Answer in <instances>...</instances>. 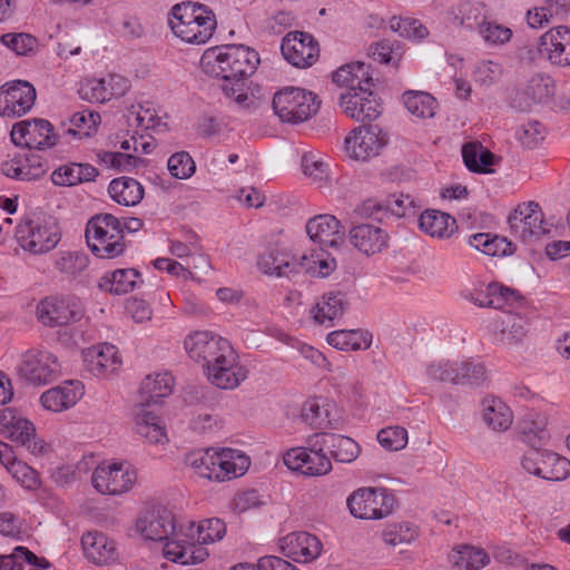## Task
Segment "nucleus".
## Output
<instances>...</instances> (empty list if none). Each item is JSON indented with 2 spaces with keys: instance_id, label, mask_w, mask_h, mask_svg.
<instances>
[{
  "instance_id": "f257e3e1",
  "label": "nucleus",
  "mask_w": 570,
  "mask_h": 570,
  "mask_svg": "<svg viewBox=\"0 0 570 570\" xmlns=\"http://www.w3.org/2000/svg\"><path fill=\"white\" fill-rule=\"evenodd\" d=\"M258 63V53L242 45L210 48L200 59L204 71L220 78L225 96L242 107L247 106L249 100L245 80L254 73Z\"/></svg>"
},
{
  "instance_id": "f03ea898",
  "label": "nucleus",
  "mask_w": 570,
  "mask_h": 570,
  "mask_svg": "<svg viewBox=\"0 0 570 570\" xmlns=\"http://www.w3.org/2000/svg\"><path fill=\"white\" fill-rule=\"evenodd\" d=\"M137 530L148 540L165 541L164 557L180 564H195L208 557L206 548L197 546L194 551L185 550V525L178 524L174 513L164 505L146 509L138 518ZM186 535H188L186 533Z\"/></svg>"
},
{
  "instance_id": "7ed1b4c3",
  "label": "nucleus",
  "mask_w": 570,
  "mask_h": 570,
  "mask_svg": "<svg viewBox=\"0 0 570 570\" xmlns=\"http://www.w3.org/2000/svg\"><path fill=\"white\" fill-rule=\"evenodd\" d=\"M371 67L362 61L346 63L333 73V82L345 89L340 94L344 114L356 121L375 120L382 112L377 96L372 91Z\"/></svg>"
},
{
  "instance_id": "20e7f679",
  "label": "nucleus",
  "mask_w": 570,
  "mask_h": 570,
  "mask_svg": "<svg viewBox=\"0 0 570 570\" xmlns=\"http://www.w3.org/2000/svg\"><path fill=\"white\" fill-rule=\"evenodd\" d=\"M168 23L176 37L194 45L206 43L217 27L214 11L203 3L191 1L175 4Z\"/></svg>"
},
{
  "instance_id": "39448f33",
  "label": "nucleus",
  "mask_w": 570,
  "mask_h": 570,
  "mask_svg": "<svg viewBox=\"0 0 570 570\" xmlns=\"http://www.w3.org/2000/svg\"><path fill=\"white\" fill-rule=\"evenodd\" d=\"M86 238L92 253L100 258H115L125 250L121 223L111 214L91 217L86 227Z\"/></svg>"
},
{
  "instance_id": "423d86ee",
  "label": "nucleus",
  "mask_w": 570,
  "mask_h": 570,
  "mask_svg": "<svg viewBox=\"0 0 570 570\" xmlns=\"http://www.w3.org/2000/svg\"><path fill=\"white\" fill-rule=\"evenodd\" d=\"M321 107L318 97L306 89L287 87L274 95L273 109L281 121L301 124L317 114Z\"/></svg>"
},
{
  "instance_id": "0eeeda50",
  "label": "nucleus",
  "mask_w": 570,
  "mask_h": 570,
  "mask_svg": "<svg viewBox=\"0 0 570 570\" xmlns=\"http://www.w3.org/2000/svg\"><path fill=\"white\" fill-rule=\"evenodd\" d=\"M352 515L358 519L377 520L392 513L395 497L384 488H360L346 500Z\"/></svg>"
},
{
  "instance_id": "6e6552de",
  "label": "nucleus",
  "mask_w": 570,
  "mask_h": 570,
  "mask_svg": "<svg viewBox=\"0 0 570 570\" xmlns=\"http://www.w3.org/2000/svg\"><path fill=\"white\" fill-rule=\"evenodd\" d=\"M17 243L32 254H42L55 248L59 242L58 227L53 222L26 219L14 232Z\"/></svg>"
},
{
  "instance_id": "1a4fd4ad",
  "label": "nucleus",
  "mask_w": 570,
  "mask_h": 570,
  "mask_svg": "<svg viewBox=\"0 0 570 570\" xmlns=\"http://www.w3.org/2000/svg\"><path fill=\"white\" fill-rule=\"evenodd\" d=\"M521 465L528 473L549 481L564 480L570 474L568 459L539 446L523 454Z\"/></svg>"
},
{
  "instance_id": "9d476101",
  "label": "nucleus",
  "mask_w": 570,
  "mask_h": 570,
  "mask_svg": "<svg viewBox=\"0 0 570 570\" xmlns=\"http://www.w3.org/2000/svg\"><path fill=\"white\" fill-rule=\"evenodd\" d=\"M11 140L17 146H26L29 150H43L57 144L58 136L52 125L46 119L22 120L11 130Z\"/></svg>"
},
{
  "instance_id": "9b49d317",
  "label": "nucleus",
  "mask_w": 570,
  "mask_h": 570,
  "mask_svg": "<svg viewBox=\"0 0 570 570\" xmlns=\"http://www.w3.org/2000/svg\"><path fill=\"white\" fill-rule=\"evenodd\" d=\"M307 446L294 448L284 454V464L292 471L301 472L308 476L325 475L332 470L330 458L324 453L325 450L306 441Z\"/></svg>"
},
{
  "instance_id": "f8f14e48",
  "label": "nucleus",
  "mask_w": 570,
  "mask_h": 570,
  "mask_svg": "<svg viewBox=\"0 0 570 570\" xmlns=\"http://www.w3.org/2000/svg\"><path fill=\"white\" fill-rule=\"evenodd\" d=\"M184 347L188 356L200 363L205 370L219 360L220 354L225 353V350H229L232 345L227 340L209 331H197L185 338Z\"/></svg>"
},
{
  "instance_id": "ddd939ff",
  "label": "nucleus",
  "mask_w": 570,
  "mask_h": 570,
  "mask_svg": "<svg viewBox=\"0 0 570 570\" xmlns=\"http://www.w3.org/2000/svg\"><path fill=\"white\" fill-rule=\"evenodd\" d=\"M208 381L222 390H234L247 379L248 371L239 364L238 355L233 348L225 350L219 360L205 370Z\"/></svg>"
},
{
  "instance_id": "4468645a",
  "label": "nucleus",
  "mask_w": 570,
  "mask_h": 570,
  "mask_svg": "<svg viewBox=\"0 0 570 570\" xmlns=\"http://www.w3.org/2000/svg\"><path fill=\"white\" fill-rule=\"evenodd\" d=\"M136 481V472L126 463L101 464L92 473L91 482L102 494H121Z\"/></svg>"
},
{
  "instance_id": "2eb2a0df",
  "label": "nucleus",
  "mask_w": 570,
  "mask_h": 570,
  "mask_svg": "<svg viewBox=\"0 0 570 570\" xmlns=\"http://www.w3.org/2000/svg\"><path fill=\"white\" fill-rule=\"evenodd\" d=\"M36 89L26 80L9 81L0 88V115L21 117L35 105Z\"/></svg>"
},
{
  "instance_id": "dca6fc26",
  "label": "nucleus",
  "mask_w": 570,
  "mask_h": 570,
  "mask_svg": "<svg viewBox=\"0 0 570 570\" xmlns=\"http://www.w3.org/2000/svg\"><path fill=\"white\" fill-rule=\"evenodd\" d=\"M19 372L32 384H48L58 376L60 364L51 352L33 350L23 355Z\"/></svg>"
},
{
  "instance_id": "f3484780",
  "label": "nucleus",
  "mask_w": 570,
  "mask_h": 570,
  "mask_svg": "<svg viewBox=\"0 0 570 570\" xmlns=\"http://www.w3.org/2000/svg\"><path fill=\"white\" fill-rule=\"evenodd\" d=\"M281 51L285 60L298 68L312 66L320 52L318 43L308 32L291 31L282 40Z\"/></svg>"
},
{
  "instance_id": "a211bd4d",
  "label": "nucleus",
  "mask_w": 570,
  "mask_h": 570,
  "mask_svg": "<svg viewBox=\"0 0 570 570\" xmlns=\"http://www.w3.org/2000/svg\"><path fill=\"white\" fill-rule=\"evenodd\" d=\"M0 428L4 438L26 446L32 454L42 452L43 443L37 442L33 424L13 409L1 410Z\"/></svg>"
},
{
  "instance_id": "6ab92c4d",
  "label": "nucleus",
  "mask_w": 570,
  "mask_h": 570,
  "mask_svg": "<svg viewBox=\"0 0 570 570\" xmlns=\"http://www.w3.org/2000/svg\"><path fill=\"white\" fill-rule=\"evenodd\" d=\"M82 315L75 298L49 296L37 305L38 320L47 326H62L78 321Z\"/></svg>"
},
{
  "instance_id": "aec40b11",
  "label": "nucleus",
  "mask_w": 570,
  "mask_h": 570,
  "mask_svg": "<svg viewBox=\"0 0 570 570\" xmlns=\"http://www.w3.org/2000/svg\"><path fill=\"white\" fill-rule=\"evenodd\" d=\"M385 144V136L377 126L364 125L345 138V150L351 158L364 161L377 156Z\"/></svg>"
},
{
  "instance_id": "412c9836",
  "label": "nucleus",
  "mask_w": 570,
  "mask_h": 570,
  "mask_svg": "<svg viewBox=\"0 0 570 570\" xmlns=\"http://www.w3.org/2000/svg\"><path fill=\"white\" fill-rule=\"evenodd\" d=\"M540 56L556 67H570V29L564 26L551 28L538 41Z\"/></svg>"
},
{
  "instance_id": "4be33fe9",
  "label": "nucleus",
  "mask_w": 570,
  "mask_h": 570,
  "mask_svg": "<svg viewBox=\"0 0 570 570\" xmlns=\"http://www.w3.org/2000/svg\"><path fill=\"white\" fill-rule=\"evenodd\" d=\"M80 544L86 560L95 566H109L119 560L117 542L101 531L85 532Z\"/></svg>"
},
{
  "instance_id": "5701e85b",
  "label": "nucleus",
  "mask_w": 570,
  "mask_h": 570,
  "mask_svg": "<svg viewBox=\"0 0 570 570\" xmlns=\"http://www.w3.org/2000/svg\"><path fill=\"white\" fill-rule=\"evenodd\" d=\"M511 233L523 240L539 237L548 230L544 227L543 214L538 203L529 202L519 205L509 216Z\"/></svg>"
},
{
  "instance_id": "b1692460",
  "label": "nucleus",
  "mask_w": 570,
  "mask_h": 570,
  "mask_svg": "<svg viewBox=\"0 0 570 570\" xmlns=\"http://www.w3.org/2000/svg\"><path fill=\"white\" fill-rule=\"evenodd\" d=\"M309 443L318 450H326L336 462L351 463L361 453V446L353 439L334 433H315L309 436Z\"/></svg>"
},
{
  "instance_id": "393cba45",
  "label": "nucleus",
  "mask_w": 570,
  "mask_h": 570,
  "mask_svg": "<svg viewBox=\"0 0 570 570\" xmlns=\"http://www.w3.org/2000/svg\"><path fill=\"white\" fill-rule=\"evenodd\" d=\"M279 550L295 562H308L322 551L321 541L307 532H292L279 540Z\"/></svg>"
},
{
  "instance_id": "a878e982",
  "label": "nucleus",
  "mask_w": 570,
  "mask_h": 570,
  "mask_svg": "<svg viewBox=\"0 0 570 570\" xmlns=\"http://www.w3.org/2000/svg\"><path fill=\"white\" fill-rule=\"evenodd\" d=\"M185 525V550L194 551L197 546L205 548V544L220 541L226 533V524L218 518H210L200 521L197 525L193 521H188Z\"/></svg>"
},
{
  "instance_id": "bb28decb",
  "label": "nucleus",
  "mask_w": 570,
  "mask_h": 570,
  "mask_svg": "<svg viewBox=\"0 0 570 570\" xmlns=\"http://www.w3.org/2000/svg\"><path fill=\"white\" fill-rule=\"evenodd\" d=\"M413 200L409 195H391L385 199L368 198L357 205L355 212L363 218L383 220L389 214L405 216V208L412 205Z\"/></svg>"
},
{
  "instance_id": "cd10ccee",
  "label": "nucleus",
  "mask_w": 570,
  "mask_h": 570,
  "mask_svg": "<svg viewBox=\"0 0 570 570\" xmlns=\"http://www.w3.org/2000/svg\"><path fill=\"white\" fill-rule=\"evenodd\" d=\"M351 244L361 253L371 256L382 253L389 245V234L372 224H360L350 229Z\"/></svg>"
},
{
  "instance_id": "c85d7f7f",
  "label": "nucleus",
  "mask_w": 570,
  "mask_h": 570,
  "mask_svg": "<svg viewBox=\"0 0 570 570\" xmlns=\"http://www.w3.org/2000/svg\"><path fill=\"white\" fill-rule=\"evenodd\" d=\"M306 233L314 243L323 247H337L343 243L344 230L333 215H317L306 224Z\"/></svg>"
},
{
  "instance_id": "c756f323",
  "label": "nucleus",
  "mask_w": 570,
  "mask_h": 570,
  "mask_svg": "<svg viewBox=\"0 0 570 570\" xmlns=\"http://www.w3.org/2000/svg\"><path fill=\"white\" fill-rule=\"evenodd\" d=\"M250 465L249 458L239 450H216V474L214 481L224 482L245 474Z\"/></svg>"
},
{
  "instance_id": "7c9ffc66",
  "label": "nucleus",
  "mask_w": 570,
  "mask_h": 570,
  "mask_svg": "<svg viewBox=\"0 0 570 570\" xmlns=\"http://www.w3.org/2000/svg\"><path fill=\"white\" fill-rule=\"evenodd\" d=\"M347 307L348 301L343 292H328L312 307L311 315L315 323L330 327L335 320L343 316Z\"/></svg>"
},
{
  "instance_id": "2f4dec72",
  "label": "nucleus",
  "mask_w": 570,
  "mask_h": 570,
  "mask_svg": "<svg viewBox=\"0 0 570 570\" xmlns=\"http://www.w3.org/2000/svg\"><path fill=\"white\" fill-rule=\"evenodd\" d=\"M82 396V386L78 381H68L63 385L43 392L40 402L46 410L62 412L72 407Z\"/></svg>"
},
{
  "instance_id": "473e14b6",
  "label": "nucleus",
  "mask_w": 570,
  "mask_h": 570,
  "mask_svg": "<svg viewBox=\"0 0 570 570\" xmlns=\"http://www.w3.org/2000/svg\"><path fill=\"white\" fill-rule=\"evenodd\" d=\"M136 433L149 443H164L167 441L163 420L154 412L148 411L144 403L134 407Z\"/></svg>"
},
{
  "instance_id": "72a5a7b5",
  "label": "nucleus",
  "mask_w": 570,
  "mask_h": 570,
  "mask_svg": "<svg viewBox=\"0 0 570 570\" xmlns=\"http://www.w3.org/2000/svg\"><path fill=\"white\" fill-rule=\"evenodd\" d=\"M136 433L149 443H164L167 441L163 420L154 412L148 411L144 403L134 407Z\"/></svg>"
},
{
  "instance_id": "f704fd0d",
  "label": "nucleus",
  "mask_w": 570,
  "mask_h": 570,
  "mask_svg": "<svg viewBox=\"0 0 570 570\" xmlns=\"http://www.w3.org/2000/svg\"><path fill=\"white\" fill-rule=\"evenodd\" d=\"M141 274L135 268H119L106 273L99 281V287L115 295H122L142 284Z\"/></svg>"
},
{
  "instance_id": "c9c22d12",
  "label": "nucleus",
  "mask_w": 570,
  "mask_h": 570,
  "mask_svg": "<svg viewBox=\"0 0 570 570\" xmlns=\"http://www.w3.org/2000/svg\"><path fill=\"white\" fill-rule=\"evenodd\" d=\"M420 229L436 238H449L458 228L456 220L450 214L436 210L425 209L419 217Z\"/></svg>"
},
{
  "instance_id": "e433bc0d",
  "label": "nucleus",
  "mask_w": 570,
  "mask_h": 570,
  "mask_svg": "<svg viewBox=\"0 0 570 570\" xmlns=\"http://www.w3.org/2000/svg\"><path fill=\"white\" fill-rule=\"evenodd\" d=\"M173 386L174 377L170 373L165 372L147 375L139 387L141 403H144L146 407L158 403L163 397L171 394Z\"/></svg>"
},
{
  "instance_id": "4c0bfd02",
  "label": "nucleus",
  "mask_w": 570,
  "mask_h": 570,
  "mask_svg": "<svg viewBox=\"0 0 570 570\" xmlns=\"http://www.w3.org/2000/svg\"><path fill=\"white\" fill-rule=\"evenodd\" d=\"M108 194L114 202L122 206H136L144 198V187L131 177H118L108 186Z\"/></svg>"
},
{
  "instance_id": "58836bf2",
  "label": "nucleus",
  "mask_w": 570,
  "mask_h": 570,
  "mask_svg": "<svg viewBox=\"0 0 570 570\" xmlns=\"http://www.w3.org/2000/svg\"><path fill=\"white\" fill-rule=\"evenodd\" d=\"M483 421L497 432H504L513 423V414L510 407L499 397L487 396L482 401Z\"/></svg>"
},
{
  "instance_id": "ea45409f",
  "label": "nucleus",
  "mask_w": 570,
  "mask_h": 570,
  "mask_svg": "<svg viewBox=\"0 0 570 570\" xmlns=\"http://www.w3.org/2000/svg\"><path fill=\"white\" fill-rule=\"evenodd\" d=\"M518 429L531 449L543 445L550 436L546 416L537 412L525 413L518 422Z\"/></svg>"
},
{
  "instance_id": "a19ab883",
  "label": "nucleus",
  "mask_w": 570,
  "mask_h": 570,
  "mask_svg": "<svg viewBox=\"0 0 570 570\" xmlns=\"http://www.w3.org/2000/svg\"><path fill=\"white\" fill-rule=\"evenodd\" d=\"M86 361L89 370L96 375L114 373L121 364L118 351L112 344L91 348L86 355Z\"/></svg>"
},
{
  "instance_id": "79ce46f5",
  "label": "nucleus",
  "mask_w": 570,
  "mask_h": 570,
  "mask_svg": "<svg viewBox=\"0 0 570 570\" xmlns=\"http://www.w3.org/2000/svg\"><path fill=\"white\" fill-rule=\"evenodd\" d=\"M97 175V168L90 164L70 163L60 166L52 173V181L58 186H73L91 181Z\"/></svg>"
},
{
  "instance_id": "37998d69",
  "label": "nucleus",
  "mask_w": 570,
  "mask_h": 570,
  "mask_svg": "<svg viewBox=\"0 0 570 570\" xmlns=\"http://www.w3.org/2000/svg\"><path fill=\"white\" fill-rule=\"evenodd\" d=\"M521 299L518 291L511 289L498 283H490L484 288V297L472 296V302L480 307H491L502 309L505 306H512Z\"/></svg>"
},
{
  "instance_id": "c03bdc74",
  "label": "nucleus",
  "mask_w": 570,
  "mask_h": 570,
  "mask_svg": "<svg viewBox=\"0 0 570 570\" xmlns=\"http://www.w3.org/2000/svg\"><path fill=\"white\" fill-rule=\"evenodd\" d=\"M326 342L341 351H360L371 346L372 336L361 330H340L327 334Z\"/></svg>"
},
{
  "instance_id": "a18cd8bd",
  "label": "nucleus",
  "mask_w": 570,
  "mask_h": 570,
  "mask_svg": "<svg viewBox=\"0 0 570 570\" xmlns=\"http://www.w3.org/2000/svg\"><path fill=\"white\" fill-rule=\"evenodd\" d=\"M495 340L503 345H514L527 335V321L518 314L505 313L499 321Z\"/></svg>"
},
{
  "instance_id": "49530a36",
  "label": "nucleus",
  "mask_w": 570,
  "mask_h": 570,
  "mask_svg": "<svg viewBox=\"0 0 570 570\" xmlns=\"http://www.w3.org/2000/svg\"><path fill=\"white\" fill-rule=\"evenodd\" d=\"M449 561L459 569L479 570L489 563L490 558L483 549L460 544L452 550Z\"/></svg>"
},
{
  "instance_id": "de8ad7c7",
  "label": "nucleus",
  "mask_w": 570,
  "mask_h": 570,
  "mask_svg": "<svg viewBox=\"0 0 570 570\" xmlns=\"http://www.w3.org/2000/svg\"><path fill=\"white\" fill-rule=\"evenodd\" d=\"M462 157L466 168L474 173H491L493 154L479 141L463 145Z\"/></svg>"
},
{
  "instance_id": "09e8293b",
  "label": "nucleus",
  "mask_w": 570,
  "mask_h": 570,
  "mask_svg": "<svg viewBox=\"0 0 570 570\" xmlns=\"http://www.w3.org/2000/svg\"><path fill=\"white\" fill-rule=\"evenodd\" d=\"M453 23L469 30H478L485 21L484 7L479 2H462L452 9Z\"/></svg>"
},
{
  "instance_id": "8fccbe9b",
  "label": "nucleus",
  "mask_w": 570,
  "mask_h": 570,
  "mask_svg": "<svg viewBox=\"0 0 570 570\" xmlns=\"http://www.w3.org/2000/svg\"><path fill=\"white\" fill-rule=\"evenodd\" d=\"M101 117L98 112L82 110L75 112L70 118V127L63 129V135H70L73 138L82 139L90 137L98 128Z\"/></svg>"
},
{
  "instance_id": "3c124183",
  "label": "nucleus",
  "mask_w": 570,
  "mask_h": 570,
  "mask_svg": "<svg viewBox=\"0 0 570 570\" xmlns=\"http://www.w3.org/2000/svg\"><path fill=\"white\" fill-rule=\"evenodd\" d=\"M185 464L202 478L214 481L216 474V450L199 449L185 455Z\"/></svg>"
},
{
  "instance_id": "603ef678",
  "label": "nucleus",
  "mask_w": 570,
  "mask_h": 570,
  "mask_svg": "<svg viewBox=\"0 0 570 570\" xmlns=\"http://www.w3.org/2000/svg\"><path fill=\"white\" fill-rule=\"evenodd\" d=\"M524 94L532 104H547L556 94V82L549 75L537 73L528 81Z\"/></svg>"
},
{
  "instance_id": "864d4df0",
  "label": "nucleus",
  "mask_w": 570,
  "mask_h": 570,
  "mask_svg": "<svg viewBox=\"0 0 570 570\" xmlns=\"http://www.w3.org/2000/svg\"><path fill=\"white\" fill-rule=\"evenodd\" d=\"M294 264L295 259L289 258L286 254H281L275 250H271L262 255L258 259V267L263 273L275 275L277 277H288L294 274Z\"/></svg>"
},
{
  "instance_id": "5fc2aeb1",
  "label": "nucleus",
  "mask_w": 570,
  "mask_h": 570,
  "mask_svg": "<svg viewBox=\"0 0 570 570\" xmlns=\"http://www.w3.org/2000/svg\"><path fill=\"white\" fill-rule=\"evenodd\" d=\"M405 108L417 118H431L435 114L436 100L424 91H406L403 95Z\"/></svg>"
},
{
  "instance_id": "6e6d98bb",
  "label": "nucleus",
  "mask_w": 570,
  "mask_h": 570,
  "mask_svg": "<svg viewBox=\"0 0 570 570\" xmlns=\"http://www.w3.org/2000/svg\"><path fill=\"white\" fill-rule=\"evenodd\" d=\"M419 535L416 525L410 522L392 523L385 527L382 532L383 541L392 547L413 542Z\"/></svg>"
},
{
  "instance_id": "4d7b16f0",
  "label": "nucleus",
  "mask_w": 570,
  "mask_h": 570,
  "mask_svg": "<svg viewBox=\"0 0 570 570\" xmlns=\"http://www.w3.org/2000/svg\"><path fill=\"white\" fill-rule=\"evenodd\" d=\"M459 361L439 360L426 365L425 374L435 382L459 384Z\"/></svg>"
},
{
  "instance_id": "13d9d810",
  "label": "nucleus",
  "mask_w": 570,
  "mask_h": 570,
  "mask_svg": "<svg viewBox=\"0 0 570 570\" xmlns=\"http://www.w3.org/2000/svg\"><path fill=\"white\" fill-rule=\"evenodd\" d=\"M128 122L134 124L141 130H153L156 132L164 131L166 122L157 115L156 110L150 107L139 106L138 110H130L128 114Z\"/></svg>"
},
{
  "instance_id": "bf43d9fd",
  "label": "nucleus",
  "mask_w": 570,
  "mask_h": 570,
  "mask_svg": "<svg viewBox=\"0 0 570 570\" xmlns=\"http://www.w3.org/2000/svg\"><path fill=\"white\" fill-rule=\"evenodd\" d=\"M478 33L488 47L503 46L512 38V30L509 27L488 18L480 26Z\"/></svg>"
},
{
  "instance_id": "052dcab7",
  "label": "nucleus",
  "mask_w": 570,
  "mask_h": 570,
  "mask_svg": "<svg viewBox=\"0 0 570 570\" xmlns=\"http://www.w3.org/2000/svg\"><path fill=\"white\" fill-rule=\"evenodd\" d=\"M390 28L401 37L415 41L429 35L428 28L420 20L410 17H392Z\"/></svg>"
},
{
  "instance_id": "680f3d73",
  "label": "nucleus",
  "mask_w": 570,
  "mask_h": 570,
  "mask_svg": "<svg viewBox=\"0 0 570 570\" xmlns=\"http://www.w3.org/2000/svg\"><path fill=\"white\" fill-rule=\"evenodd\" d=\"M24 562L37 567H49L47 561L42 566L38 557L24 547L14 548L10 554H0V570H23Z\"/></svg>"
},
{
  "instance_id": "e2e57ef3",
  "label": "nucleus",
  "mask_w": 570,
  "mask_h": 570,
  "mask_svg": "<svg viewBox=\"0 0 570 570\" xmlns=\"http://www.w3.org/2000/svg\"><path fill=\"white\" fill-rule=\"evenodd\" d=\"M459 384L480 386L487 380V371L482 363L472 360L459 361Z\"/></svg>"
},
{
  "instance_id": "0e129e2a",
  "label": "nucleus",
  "mask_w": 570,
  "mask_h": 570,
  "mask_svg": "<svg viewBox=\"0 0 570 570\" xmlns=\"http://www.w3.org/2000/svg\"><path fill=\"white\" fill-rule=\"evenodd\" d=\"M1 42L19 56H28L36 51L38 40L29 33H6Z\"/></svg>"
},
{
  "instance_id": "69168bd1",
  "label": "nucleus",
  "mask_w": 570,
  "mask_h": 570,
  "mask_svg": "<svg viewBox=\"0 0 570 570\" xmlns=\"http://www.w3.org/2000/svg\"><path fill=\"white\" fill-rule=\"evenodd\" d=\"M167 168L173 177L187 179L195 173L196 165L187 151H178L169 157Z\"/></svg>"
},
{
  "instance_id": "338daca9",
  "label": "nucleus",
  "mask_w": 570,
  "mask_h": 570,
  "mask_svg": "<svg viewBox=\"0 0 570 570\" xmlns=\"http://www.w3.org/2000/svg\"><path fill=\"white\" fill-rule=\"evenodd\" d=\"M379 443L386 450L399 451L407 444V431L402 426H387L379 431Z\"/></svg>"
},
{
  "instance_id": "774afa93",
  "label": "nucleus",
  "mask_w": 570,
  "mask_h": 570,
  "mask_svg": "<svg viewBox=\"0 0 570 570\" xmlns=\"http://www.w3.org/2000/svg\"><path fill=\"white\" fill-rule=\"evenodd\" d=\"M61 273L76 276L83 272L88 266V256L83 253H63L55 264Z\"/></svg>"
}]
</instances>
